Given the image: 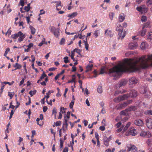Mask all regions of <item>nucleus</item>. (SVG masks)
<instances>
[{"label": "nucleus", "instance_id": "obj_36", "mask_svg": "<svg viewBox=\"0 0 152 152\" xmlns=\"http://www.w3.org/2000/svg\"><path fill=\"white\" fill-rule=\"evenodd\" d=\"M144 114L145 115H152V110H146L144 112Z\"/></svg>", "mask_w": 152, "mask_h": 152}, {"label": "nucleus", "instance_id": "obj_22", "mask_svg": "<svg viewBox=\"0 0 152 152\" xmlns=\"http://www.w3.org/2000/svg\"><path fill=\"white\" fill-rule=\"evenodd\" d=\"M129 94L132 98L136 97L137 95V91L135 90H132L131 92H130Z\"/></svg>", "mask_w": 152, "mask_h": 152}, {"label": "nucleus", "instance_id": "obj_32", "mask_svg": "<svg viewBox=\"0 0 152 152\" xmlns=\"http://www.w3.org/2000/svg\"><path fill=\"white\" fill-rule=\"evenodd\" d=\"M29 28L30 29L31 34H34L35 33V29L33 27L31 26H30Z\"/></svg>", "mask_w": 152, "mask_h": 152}, {"label": "nucleus", "instance_id": "obj_31", "mask_svg": "<svg viewBox=\"0 0 152 152\" xmlns=\"http://www.w3.org/2000/svg\"><path fill=\"white\" fill-rule=\"evenodd\" d=\"M77 15V12H74L73 13L71 14L68 15L67 16L68 17H70L71 18H73L74 17L76 16Z\"/></svg>", "mask_w": 152, "mask_h": 152}, {"label": "nucleus", "instance_id": "obj_29", "mask_svg": "<svg viewBox=\"0 0 152 152\" xmlns=\"http://www.w3.org/2000/svg\"><path fill=\"white\" fill-rule=\"evenodd\" d=\"M130 124L131 123L130 122H128L124 128L123 130L122 131V133H124L125 132H126L127 130L129 127L130 126Z\"/></svg>", "mask_w": 152, "mask_h": 152}, {"label": "nucleus", "instance_id": "obj_7", "mask_svg": "<svg viewBox=\"0 0 152 152\" xmlns=\"http://www.w3.org/2000/svg\"><path fill=\"white\" fill-rule=\"evenodd\" d=\"M132 102V100H130L128 101L127 102L118 104L116 106V108L117 110H121L126 107L128 104Z\"/></svg>", "mask_w": 152, "mask_h": 152}, {"label": "nucleus", "instance_id": "obj_50", "mask_svg": "<svg viewBox=\"0 0 152 152\" xmlns=\"http://www.w3.org/2000/svg\"><path fill=\"white\" fill-rule=\"evenodd\" d=\"M74 101L73 100H72L69 104V107L71 109H72L73 106L74 104Z\"/></svg>", "mask_w": 152, "mask_h": 152}, {"label": "nucleus", "instance_id": "obj_39", "mask_svg": "<svg viewBox=\"0 0 152 152\" xmlns=\"http://www.w3.org/2000/svg\"><path fill=\"white\" fill-rule=\"evenodd\" d=\"M97 91L99 93L101 94L102 92V89L101 86H99L97 88Z\"/></svg>", "mask_w": 152, "mask_h": 152}, {"label": "nucleus", "instance_id": "obj_20", "mask_svg": "<svg viewBox=\"0 0 152 152\" xmlns=\"http://www.w3.org/2000/svg\"><path fill=\"white\" fill-rule=\"evenodd\" d=\"M21 33V34H20V36H19L18 37L19 38L18 39V40L20 42L22 41L26 37L25 34H23L22 32Z\"/></svg>", "mask_w": 152, "mask_h": 152}, {"label": "nucleus", "instance_id": "obj_30", "mask_svg": "<svg viewBox=\"0 0 152 152\" xmlns=\"http://www.w3.org/2000/svg\"><path fill=\"white\" fill-rule=\"evenodd\" d=\"M145 27V25H144L142 27V29L140 31V35L142 36H143L144 35H145L146 32V29H144V28Z\"/></svg>", "mask_w": 152, "mask_h": 152}, {"label": "nucleus", "instance_id": "obj_21", "mask_svg": "<svg viewBox=\"0 0 152 152\" xmlns=\"http://www.w3.org/2000/svg\"><path fill=\"white\" fill-rule=\"evenodd\" d=\"M110 140V139L107 137H104L103 140L104 144L106 146H107L109 145V142Z\"/></svg>", "mask_w": 152, "mask_h": 152}, {"label": "nucleus", "instance_id": "obj_16", "mask_svg": "<svg viewBox=\"0 0 152 152\" xmlns=\"http://www.w3.org/2000/svg\"><path fill=\"white\" fill-rule=\"evenodd\" d=\"M125 16L124 13H121L120 14L118 17L119 22H122L125 19Z\"/></svg>", "mask_w": 152, "mask_h": 152}, {"label": "nucleus", "instance_id": "obj_17", "mask_svg": "<svg viewBox=\"0 0 152 152\" xmlns=\"http://www.w3.org/2000/svg\"><path fill=\"white\" fill-rule=\"evenodd\" d=\"M118 35H119V38L121 39H123L126 36V32L125 31H118Z\"/></svg>", "mask_w": 152, "mask_h": 152}, {"label": "nucleus", "instance_id": "obj_38", "mask_svg": "<svg viewBox=\"0 0 152 152\" xmlns=\"http://www.w3.org/2000/svg\"><path fill=\"white\" fill-rule=\"evenodd\" d=\"M146 4L148 7L152 5V0H147Z\"/></svg>", "mask_w": 152, "mask_h": 152}, {"label": "nucleus", "instance_id": "obj_53", "mask_svg": "<svg viewBox=\"0 0 152 152\" xmlns=\"http://www.w3.org/2000/svg\"><path fill=\"white\" fill-rule=\"evenodd\" d=\"M114 14L113 12H111L110 13L109 17L110 19L112 20L113 19Z\"/></svg>", "mask_w": 152, "mask_h": 152}, {"label": "nucleus", "instance_id": "obj_9", "mask_svg": "<svg viewBox=\"0 0 152 152\" xmlns=\"http://www.w3.org/2000/svg\"><path fill=\"white\" fill-rule=\"evenodd\" d=\"M146 125L150 129H152V119L148 118L145 120Z\"/></svg>", "mask_w": 152, "mask_h": 152}, {"label": "nucleus", "instance_id": "obj_41", "mask_svg": "<svg viewBox=\"0 0 152 152\" xmlns=\"http://www.w3.org/2000/svg\"><path fill=\"white\" fill-rule=\"evenodd\" d=\"M44 44H47V42H45V38H44L42 41L39 44L38 46H41L42 45Z\"/></svg>", "mask_w": 152, "mask_h": 152}, {"label": "nucleus", "instance_id": "obj_45", "mask_svg": "<svg viewBox=\"0 0 152 152\" xmlns=\"http://www.w3.org/2000/svg\"><path fill=\"white\" fill-rule=\"evenodd\" d=\"M123 129H124V126H122L120 128L116 130L115 131L117 133H119L121 132Z\"/></svg>", "mask_w": 152, "mask_h": 152}, {"label": "nucleus", "instance_id": "obj_13", "mask_svg": "<svg viewBox=\"0 0 152 152\" xmlns=\"http://www.w3.org/2000/svg\"><path fill=\"white\" fill-rule=\"evenodd\" d=\"M128 151H131V152H136L137 148L136 147L132 144H130L128 146Z\"/></svg>", "mask_w": 152, "mask_h": 152}, {"label": "nucleus", "instance_id": "obj_48", "mask_svg": "<svg viewBox=\"0 0 152 152\" xmlns=\"http://www.w3.org/2000/svg\"><path fill=\"white\" fill-rule=\"evenodd\" d=\"M14 95V93L13 92H8V95L10 97V99H11L12 98Z\"/></svg>", "mask_w": 152, "mask_h": 152}, {"label": "nucleus", "instance_id": "obj_10", "mask_svg": "<svg viewBox=\"0 0 152 152\" xmlns=\"http://www.w3.org/2000/svg\"><path fill=\"white\" fill-rule=\"evenodd\" d=\"M127 83V81L125 79H122L117 84H116V87H120L122 86H125Z\"/></svg>", "mask_w": 152, "mask_h": 152}, {"label": "nucleus", "instance_id": "obj_26", "mask_svg": "<svg viewBox=\"0 0 152 152\" xmlns=\"http://www.w3.org/2000/svg\"><path fill=\"white\" fill-rule=\"evenodd\" d=\"M100 34V30H96L94 32L93 35L94 37L96 38L98 37Z\"/></svg>", "mask_w": 152, "mask_h": 152}, {"label": "nucleus", "instance_id": "obj_34", "mask_svg": "<svg viewBox=\"0 0 152 152\" xmlns=\"http://www.w3.org/2000/svg\"><path fill=\"white\" fill-rule=\"evenodd\" d=\"M68 125L63 124L62 127V129L63 133H65L67 129Z\"/></svg>", "mask_w": 152, "mask_h": 152}, {"label": "nucleus", "instance_id": "obj_47", "mask_svg": "<svg viewBox=\"0 0 152 152\" xmlns=\"http://www.w3.org/2000/svg\"><path fill=\"white\" fill-rule=\"evenodd\" d=\"M147 20V18L146 16H142L141 18V20L142 22H145Z\"/></svg>", "mask_w": 152, "mask_h": 152}, {"label": "nucleus", "instance_id": "obj_24", "mask_svg": "<svg viewBox=\"0 0 152 152\" xmlns=\"http://www.w3.org/2000/svg\"><path fill=\"white\" fill-rule=\"evenodd\" d=\"M83 41L84 43V45L85 46V48L86 50H88L89 45L88 43L87 38L86 37L85 39L84 38Z\"/></svg>", "mask_w": 152, "mask_h": 152}, {"label": "nucleus", "instance_id": "obj_61", "mask_svg": "<svg viewBox=\"0 0 152 152\" xmlns=\"http://www.w3.org/2000/svg\"><path fill=\"white\" fill-rule=\"evenodd\" d=\"M56 113H57V111H56V109L55 108H54L53 110L52 114L53 115V114L54 115L55 117H56Z\"/></svg>", "mask_w": 152, "mask_h": 152}, {"label": "nucleus", "instance_id": "obj_12", "mask_svg": "<svg viewBox=\"0 0 152 152\" xmlns=\"http://www.w3.org/2000/svg\"><path fill=\"white\" fill-rule=\"evenodd\" d=\"M146 143L148 149L149 150V152H152V139H148L146 141Z\"/></svg>", "mask_w": 152, "mask_h": 152}, {"label": "nucleus", "instance_id": "obj_35", "mask_svg": "<svg viewBox=\"0 0 152 152\" xmlns=\"http://www.w3.org/2000/svg\"><path fill=\"white\" fill-rule=\"evenodd\" d=\"M147 38L148 39L151 40L152 39V32L151 31L148 33Z\"/></svg>", "mask_w": 152, "mask_h": 152}, {"label": "nucleus", "instance_id": "obj_18", "mask_svg": "<svg viewBox=\"0 0 152 152\" xmlns=\"http://www.w3.org/2000/svg\"><path fill=\"white\" fill-rule=\"evenodd\" d=\"M105 35L112 37L113 36L111 31L109 29H107L105 31Z\"/></svg>", "mask_w": 152, "mask_h": 152}, {"label": "nucleus", "instance_id": "obj_15", "mask_svg": "<svg viewBox=\"0 0 152 152\" xmlns=\"http://www.w3.org/2000/svg\"><path fill=\"white\" fill-rule=\"evenodd\" d=\"M134 123L136 125L138 126H142L144 124L143 121L140 119L135 120Z\"/></svg>", "mask_w": 152, "mask_h": 152}, {"label": "nucleus", "instance_id": "obj_14", "mask_svg": "<svg viewBox=\"0 0 152 152\" xmlns=\"http://www.w3.org/2000/svg\"><path fill=\"white\" fill-rule=\"evenodd\" d=\"M138 46V44L136 42H134L129 43V48L130 49H136Z\"/></svg>", "mask_w": 152, "mask_h": 152}, {"label": "nucleus", "instance_id": "obj_55", "mask_svg": "<svg viewBox=\"0 0 152 152\" xmlns=\"http://www.w3.org/2000/svg\"><path fill=\"white\" fill-rule=\"evenodd\" d=\"M10 51V48H7L6 49L4 53V56H6L7 55L8 52H9Z\"/></svg>", "mask_w": 152, "mask_h": 152}, {"label": "nucleus", "instance_id": "obj_28", "mask_svg": "<svg viewBox=\"0 0 152 152\" xmlns=\"http://www.w3.org/2000/svg\"><path fill=\"white\" fill-rule=\"evenodd\" d=\"M93 67V64H88L86 67V72H87L91 70Z\"/></svg>", "mask_w": 152, "mask_h": 152}, {"label": "nucleus", "instance_id": "obj_42", "mask_svg": "<svg viewBox=\"0 0 152 152\" xmlns=\"http://www.w3.org/2000/svg\"><path fill=\"white\" fill-rule=\"evenodd\" d=\"M127 110H126V109L124 110H123L121 111L120 113V114L121 115H126V114H127Z\"/></svg>", "mask_w": 152, "mask_h": 152}, {"label": "nucleus", "instance_id": "obj_64", "mask_svg": "<svg viewBox=\"0 0 152 152\" xmlns=\"http://www.w3.org/2000/svg\"><path fill=\"white\" fill-rule=\"evenodd\" d=\"M30 9V7H28L27 6H25L24 7V10L26 12L29 11Z\"/></svg>", "mask_w": 152, "mask_h": 152}, {"label": "nucleus", "instance_id": "obj_40", "mask_svg": "<svg viewBox=\"0 0 152 152\" xmlns=\"http://www.w3.org/2000/svg\"><path fill=\"white\" fill-rule=\"evenodd\" d=\"M14 66L16 68L15 69V70L17 69H20L21 67V66L18 63H16L15 65Z\"/></svg>", "mask_w": 152, "mask_h": 152}, {"label": "nucleus", "instance_id": "obj_3", "mask_svg": "<svg viewBox=\"0 0 152 152\" xmlns=\"http://www.w3.org/2000/svg\"><path fill=\"white\" fill-rule=\"evenodd\" d=\"M130 96L128 94H125L123 96H120L117 98H115L113 100L115 102H118L127 99Z\"/></svg>", "mask_w": 152, "mask_h": 152}, {"label": "nucleus", "instance_id": "obj_44", "mask_svg": "<svg viewBox=\"0 0 152 152\" xmlns=\"http://www.w3.org/2000/svg\"><path fill=\"white\" fill-rule=\"evenodd\" d=\"M105 67H104V66L102 67L101 69V71L100 72V74H103L104 73H105Z\"/></svg>", "mask_w": 152, "mask_h": 152}, {"label": "nucleus", "instance_id": "obj_56", "mask_svg": "<svg viewBox=\"0 0 152 152\" xmlns=\"http://www.w3.org/2000/svg\"><path fill=\"white\" fill-rule=\"evenodd\" d=\"M4 86V85H2L1 87V89H0V97L1 96L2 93L3 91Z\"/></svg>", "mask_w": 152, "mask_h": 152}, {"label": "nucleus", "instance_id": "obj_6", "mask_svg": "<svg viewBox=\"0 0 152 152\" xmlns=\"http://www.w3.org/2000/svg\"><path fill=\"white\" fill-rule=\"evenodd\" d=\"M129 85L131 87H134L138 83V81L137 78L135 77H132L129 79Z\"/></svg>", "mask_w": 152, "mask_h": 152}, {"label": "nucleus", "instance_id": "obj_37", "mask_svg": "<svg viewBox=\"0 0 152 152\" xmlns=\"http://www.w3.org/2000/svg\"><path fill=\"white\" fill-rule=\"evenodd\" d=\"M69 118H67L66 116V114H65V116L64 117V122L63 124L68 125L67 121H68Z\"/></svg>", "mask_w": 152, "mask_h": 152}, {"label": "nucleus", "instance_id": "obj_51", "mask_svg": "<svg viewBox=\"0 0 152 152\" xmlns=\"http://www.w3.org/2000/svg\"><path fill=\"white\" fill-rule=\"evenodd\" d=\"M65 42V40L64 38H62L60 42V45H64V44Z\"/></svg>", "mask_w": 152, "mask_h": 152}, {"label": "nucleus", "instance_id": "obj_52", "mask_svg": "<svg viewBox=\"0 0 152 152\" xmlns=\"http://www.w3.org/2000/svg\"><path fill=\"white\" fill-rule=\"evenodd\" d=\"M64 61L65 63H67L69 62L68 60V57L66 56L64 58Z\"/></svg>", "mask_w": 152, "mask_h": 152}, {"label": "nucleus", "instance_id": "obj_4", "mask_svg": "<svg viewBox=\"0 0 152 152\" xmlns=\"http://www.w3.org/2000/svg\"><path fill=\"white\" fill-rule=\"evenodd\" d=\"M136 10L142 14L147 13L148 10V8L145 5H142L136 7Z\"/></svg>", "mask_w": 152, "mask_h": 152}, {"label": "nucleus", "instance_id": "obj_60", "mask_svg": "<svg viewBox=\"0 0 152 152\" xmlns=\"http://www.w3.org/2000/svg\"><path fill=\"white\" fill-rule=\"evenodd\" d=\"M24 0H20V4L23 7L24 5Z\"/></svg>", "mask_w": 152, "mask_h": 152}, {"label": "nucleus", "instance_id": "obj_27", "mask_svg": "<svg viewBox=\"0 0 152 152\" xmlns=\"http://www.w3.org/2000/svg\"><path fill=\"white\" fill-rule=\"evenodd\" d=\"M148 46V44L145 42H142L140 45V47L142 49H144Z\"/></svg>", "mask_w": 152, "mask_h": 152}, {"label": "nucleus", "instance_id": "obj_11", "mask_svg": "<svg viewBox=\"0 0 152 152\" xmlns=\"http://www.w3.org/2000/svg\"><path fill=\"white\" fill-rule=\"evenodd\" d=\"M50 30L54 34V36L56 37H58L59 34V28H57L56 29L54 27H52Z\"/></svg>", "mask_w": 152, "mask_h": 152}, {"label": "nucleus", "instance_id": "obj_63", "mask_svg": "<svg viewBox=\"0 0 152 152\" xmlns=\"http://www.w3.org/2000/svg\"><path fill=\"white\" fill-rule=\"evenodd\" d=\"M61 122L60 121H57L56 122V126H59L61 125Z\"/></svg>", "mask_w": 152, "mask_h": 152}, {"label": "nucleus", "instance_id": "obj_8", "mask_svg": "<svg viewBox=\"0 0 152 152\" xmlns=\"http://www.w3.org/2000/svg\"><path fill=\"white\" fill-rule=\"evenodd\" d=\"M140 135L142 137H146V138H150L152 137V134L151 133L148 131H142L140 134Z\"/></svg>", "mask_w": 152, "mask_h": 152}, {"label": "nucleus", "instance_id": "obj_49", "mask_svg": "<svg viewBox=\"0 0 152 152\" xmlns=\"http://www.w3.org/2000/svg\"><path fill=\"white\" fill-rule=\"evenodd\" d=\"M141 90H140V92L142 94H144L146 92L147 89L145 88H142L141 89Z\"/></svg>", "mask_w": 152, "mask_h": 152}, {"label": "nucleus", "instance_id": "obj_46", "mask_svg": "<svg viewBox=\"0 0 152 152\" xmlns=\"http://www.w3.org/2000/svg\"><path fill=\"white\" fill-rule=\"evenodd\" d=\"M66 109L64 108L63 107H61L60 109V111L62 113H65V110Z\"/></svg>", "mask_w": 152, "mask_h": 152}, {"label": "nucleus", "instance_id": "obj_2", "mask_svg": "<svg viewBox=\"0 0 152 152\" xmlns=\"http://www.w3.org/2000/svg\"><path fill=\"white\" fill-rule=\"evenodd\" d=\"M130 96L128 94H125L123 96H120L117 98H115L113 100L115 102H118L127 99Z\"/></svg>", "mask_w": 152, "mask_h": 152}, {"label": "nucleus", "instance_id": "obj_62", "mask_svg": "<svg viewBox=\"0 0 152 152\" xmlns=\"http://www.w3.org/2000/svg\"><path fill=\"white\" fill-rule=\"evenodd\" d=\"M116 125V128H118L121 126V122H119Z\"/></svg>", "mask_w": 152, "mask_h": 152}, {"label": "nucleus", "instance_id": "obj_57", "mask_svg": "<svg viewBox=\"0 0 152 152\" xmlns=\"http://www.w3.org/2000/svg\"><path fill=\"white\" fill-rule=\"evenodd\" d=\"M14 83V81H13L11 83H10L9 82H4L3 83L5 84H8L10 86L12 85Z\"/></svg>", "mask_w": 152, "mask_h": 152}, {"label": "nucleus", "instance_id": "obj_5", "mask_svg": "<svg viewBox=\"0 0 152 152\" xmlns=\"http://www.w3.org/2000/svg\"><path fill=\"white\" fill-rule=\"evenodd\" d=\"M137 134V132L136 130L133 127H131L130 128L129 130L125 134V135L126 136H129V135L135 136Z\"/></svg>", "mask_w": 152, "mask_h": 152}, {"label": "nucleus", "instance_id": "obj_25", "mask_svg": "<svg viewBox=\"0 0 152 152\" xmlns=\"http://www.w3.org/2000/svg\"><path fill=\"white\" fill-rule=\"evenodd\" d=\"M116 30L117 31H123V28L120 24L117 23Z\"/></svg>", "mask_w": 152, "mask_h": 152}, {"label": "nucleus", "instance_id": "obj_1", "mask_svg": "<svg viewBox=\"0 0 152 152\" xmlns=\"http://www.w3.org/2000/svg\"><path fill=\"white\" fill-rule=\"evenodd\" d=\"M152 66V54L143 56L139 58L126 59L122 62L109 69L107 73L115 79L118 77L120 73L126 70L134 71L140 68L144 69Z\"/></svg>", "mask_w": 152, "mask_h": 152}, {"label": "nucleus", "instance_id": "obj_23", "mask_svg": "<svg viewBox=\"0 0 152 152\" xmlns=\"http://www.w3.org/2000/svg\"><path fill=\"white\" fill-rule=\"evenodd\" d=\"M21 32L19 31L17 34H14L12 35L11 37L14 39H16L19 37V36H20V34H21Z\"/></svg>", "mask_w": 152, "mask_h": 152}, {"label": "nucleus", "instance_id": "obj_43", "mask_svg": "<svg viewBox=\"0 0 152 152\" xmlns=\"http://www.w3.org/2000/svg\"><path fill=\"white\" fill-rule=\"evenodd\" d=\"M47 77V75L45 74L44 72H43L41 76L40 77L39 79L41 81L44 78V77Z\"/></svg>", "mask_w": 152, "mask_h": 152}, {"label": "nucleus", "instance_id": "obj_58", "mask_svg": "<svg viewBox=\"0 0 152 152\" xmlns=\"http://www.w3.org/2000/svg\"><path fill=\"white\" fill-rule=\"evenodd\" d=\"M40 12L39 15V16H40V15L42 14H44L45 13V11L43 10H40Z\"/></svg>", "mask_w": 152, "mask_h": 152}, {"label": "nucleus", "instance_id": "obj_54", "mask_svg": "<svg viewBox=\"0 0 152 152\" xmlns=\"http://www.w3.org/2000/svg\"><path fill=\"white\" fill-rule=\"evenodd\" d=\"M36 92V91H29V94L31 95V96H32L34 95L35 94Z\"/></svg>", "mask_w": 152, "mask_h": 152}, {"label": "nucleus", "instance_id": "obj_33", "mask_svg": "<svg viewBox=\"0 0 152 152\" xmlns=\"http://www.w3.org/2000/svg\"><path fill=\"white\" fill-rule=\"evenodd\" d=\"M136 109V108L134 106H131L128 108L126 109L128 111H130L132 110H135Z\"/></svg>", "mask_w": 152, "mask_h": 152}, {"label": "nucleus", "instance_id": "obj_59", "mask_svg": "<svg viewBox=\"0 0 152 152\" xmlns=\"http://www.w3.org/2000/svg\"><path fill=\"white\" fill-rule=\"evenodd\" d=\"M97 122H94L92 123V124L91 125V126H90V124H89V125H88V127L90 128V129H91V128L92 127H93V126L94 125H95V124H97Z\"/></svg>", "mask_w": 152, "mask_h": 152}, {"label": "nucleus", "instance_id": "obj_19", "mask_svg": "<svg viewBox=\"0 0 152 152\" xmlns=\"http://www.w3.org/2000/svg\"><path fill=\"white\" fill-rule=\"evenodd\" d=\"M55 3H56V9L58 10H59L62 7V6L61 5V1H56L55 2Z\"/></svg>", "mask_w": 152, "mask_h": 152}]
</instances>
